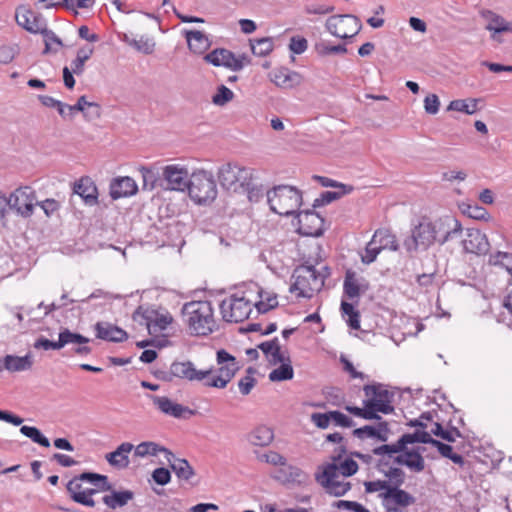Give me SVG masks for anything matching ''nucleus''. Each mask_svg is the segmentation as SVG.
Listing matches in <instances>:
<instances>
[{"instance_id": "b1692460", "label": "nucleus", "mask_w": 512, "mask_h": 512, "mask_svg": "<svg viewBox=\"0 0 512 512\" xmlns=\"http://www.w3.org/2000/svg\"><path fill=\"white\" fill-rule=\"evenodd\" d=\"M462 244L466 252L477 255L486 254L490 247L486 235L478 229H468Z\"/></svg>"}, {"instance_id": "ea45409f", "label": "nucleus", "mask_w": 512, "mask_h": 512, "mask_svg": "<svg viewBox=\"0 0 512 512\" xmlns=\"http://www.w3.org/2000/svg\"><path fill=\"white\" fill-rule=\"evenodd\" d=\"M133 450L135 456L140 458H144L147 456H156L160 452L165 453L166 456H173V453L170 452L167 448L152 441L141 442L136 447H134Z\"/></svg>"}, {"instance_id": "a18cd8bd", "label": "nucleus", "mask_w": 512, "mask_h": 512, "mask_svg": "<svg viewBox=\"0 0 512 512\" xmlns=\"http://www.w3.org/2000/svg\"><path fill=\"white\" fill-rule=\"evenodd\" d=\"M252 53L259 57L270 54L274 49V41L271 37H264L256 40H250Z\"/></svg>"}, {"instance_id": "864d4df0", "label": "nucleus", "mask_w": 512, "mask_h": 512, "mask_svg": "<svg viewBox=\"0 0 512 512\" xmlns=\"http://www.w3.org/2000/svg\"><path fill=\"white\" fill-rule=\"evenodd\" d=\"M489 264L505 268L512 274V254L507 252L498 251L491 254L489 257Z\"/></svg>"}, {"instance_id": "c756f323", "label": "nucleus", "mask_w": 512, "mask_h": 512, "mask_svg": "<svg viewBox=\"0 0 512 512\" xmlns=\"http://www.w3.org/2000/svg\"><path fill=\"white\" fill-rule=\"evenodd\" d=\"M151 399L157 409H159L162 413L174 418H181L185 412H188L189 414L193 413L188 407L173 402L166 396L152 395Z\"/></svg>"}, {"instance_id": "1a4fd4ad", "label": "nucleus", "mask_w": 512, "mask_h": 512, "mask_svg": "<svg viewBox=\"0 0 512 512\" xmlns=\"http://www.w3.org/2000/svg\"><path fill=\"white\" fill-rule=\"evenodd\" d=\"M190 198L198 204L212 202L217 196V188L212 173L198 170L192 173L187 186Z\"/></svg>"}, {"instance_id": "ddd939ff", "label": "nucleus", "mask_w": 512, "mask_h": 512, "mask_svg": "<svg viewBox=\"0 0 512 512\" xmlns=\"http://www.w3.org/2000/svg\"><path fill=\"white\" fill-rule=\"evenodd\" d=\"M10 209L23 218H29L34 213L37 203L35 191L29 186L15 189L9 195Z\"/></svg>"}, {"instance_id": "13d9d810", "label": "nucleus", "mask_w": 512, "mask_h": 512, "mask_svg": "<svg viewBox=\"0 0 512 512\" xmlns=\"http://www.w3.org/2000/svg\"><path fill=\"white\" fill-rule=\"evenodd\" d=\"M234 97V93L231 89L225 85H220L217 88L216 93L212 96V103L216 106H224L230 102Z\"/></svg>"}, {"instance_id": "f8f14e48", "label": "nucleus", "mask_w": 512, "mask_h": 512, "mask_svg": "<svg viewBox=\"0 0 512 512\" xmlns=\"http://www.w3.org/2000/svg\"><path fill=\"white\" fill-rule=\"evenodd\" d=\"M325 28L333 36L347 39L357 35L362 28V24L360 19L355 15L338 14L327 18Z\"/></svg>"}, {"instance_id": "0eeeda50", "label": "nucleus", "mask_w": 512, "mask_h": 512, "mask_svg": "<svg viewBox=\"0 0 512 512\" xmlns=\"http://www.w3.org/2000/svg\"><path fill=\"white\" fill-rule=\"evenodd\" d=\"M253 301L250 288L227 296L219 305L222 319L230 323L244 321L252 312Z\"/></svg>"}, {"instance_id": "cd10ccee", "label": "nucleus", "mask_w": 512, "mask_h": 512, "mask_svg": "<svg viewBox=\"0 0 512 512\" xmlns=\"http://www.w3.org/2000/svg\"><path fill=\"white\" fill-rule=\"evenodd\" d=\"M109 188L110 196L113 199L132 196L136 194L138 190L135 180L128 176L113 179Z\"/></svg>"}, {"instance_id": "aec40b11", "label": "nucleus", "mask_w": 512, "mask_h": 512, "mask_svg": "<svg viewBox=\"0 0 512 512\" xmlns=\"http://www.w3.org/2000/svg\"><path fill=\"white\" fill-rule=\"evenodd\" d=\"M481 18L485 21L484 28L490 32L492 40L502 42L500 34L512 33V21H507L501 15L487 9L480 11Z\"/></svg>"}, {"instance_id": "3c124183", "label": "nucleus", "mask_w": 512, "mask_h": 512, "mask_svg": "<svg viewBox=\"0 0 512 512\" xmlns=\"http://www.w3.org/2000/svg\"><path fill=\"white\" fill-rule=\"evenodd\" d=\"M460 208L462 213L470 218L486 221L490 219L489 212L477 204H462Z\"/></svg>"}, {"instance_id": "338daca9", "label": "nucleus", "mask_w": 512, "mask_h": 512, "mask_svg": "<svg viewBox=\"0 0 512 512\" xmlns=\"http://www.w3.org/2000/svg\"><path fill=\"white\" fill-rule=\"evenodd\" d=\"M380 251L381 250L378 247L377 243L374 242V239L372 238L365 248V253L361 256L362 262L365 264H370L374 262Z\"/></svg>"}, {"instance_id": "6e6552de", "label": "nucleus", "mask_w": 512, "mask_h": 512, "mask_svg": "<svg viewBox=\"0 0 512 512\" xmlns=\"http://www.w3.org/2000/svg\"><path fill=\"white\" fill-rule=\"evenodd\" d=\"M339 457H332L331 462L324 463L317 468L315 480L325 491L333 496L339 497L351 489L350 482L346 481L340 473L337 472L336 460Z\"/></svg>"}, {"instance_id": "69168bd1", "label": "nucleus", "mask_w": 512, "mask_h": 512, "mask_svg": "<svg viewBox=\"0 0 512 512\" xmlns=\"http://www.w3.org/2000/svg\"><path fill=\"white\" fill-rule=\"evenodd\" d=\"M242 189H244L247 192L248 199L251 202H258L261 198H263L264 194H266L267 192L265 191L262 185H256L254 183V180H251V184L249 185H243Z\"/></svg>"}, {"instance_id": "5fc2aeb1", "label": "nucleus", "mask_w": 512, "mask_h": 512, "mask_svg": "<svg viewBox=\"0 0 512 512\" xmlns=\"http://www.w3.org/2000/svg\"><path fill=\"white\" fill-rule=\"evenodd\" d=\"M352 187L348 186L345 189H342L341 192H334V191H324L319 198H316L313 203V207H320L322 205L329 204L333 202L334 200L339 199L341 196L350 193L352 191Z\"/></svg>"}, {"instance_id": "5701e85b", "label": "nucleus", "mask_w": 512, "mask_h": 512, "mask_svg": "<svg viewBox=\"0 0 512 512\" xmlns=\"http://www.w3.org/2000/svg\"><path fill=\"white\" fill-rule=\"evenodd\" d=\"M435 242V235H433V230L431 227L430 221H422L416 226L412 231V239L410 241H405V246L407 250H415L418 247H422L423 249H427Z\"/></svg>"}, {"instance_id": "7c9ffc66", "label": "nucleus", "mask_w": 512, "mask_h": 512, "mask_svg": "<svg viewBox=\"0 0 512 512\" xmlns=\"http://www.w3.org/2000/svg\"><path fill=\"white\" fill-rule=\"evenodd\" d=\"M134 449V445L129 442L120 444L115 451L106 454L107 462L118 469H125L129 466V454Z\"/></svg>"}, {"instance_id": "412c9836", "label": "nucleus", "mask_w": 512, "mask_h": 512, "mask_svg": "<svg viewBox=\"0 0 512 512\" xmlns=\"http://www.w3.org/2000/svg\"><path fill=\"white\" fill-rule=\"evenodd\" d=\"M431 227L433 235H435V242L440 244L457 237L462 231L460 222L449 216L431 222Z\"/></svg>"}, {"instance_id": "2f4dec72", "label": "nucleus", "mask_w": 512, "mask_h": 512, "mask_svg": "<svg viewBox=\"0 0 512 512\" xmlns=\"http://www.w3.org/2000/svg\"><path fill=\"white\" fill-rule=\"evenodd\" d=\"M184 36L189 50L195 54H203L211 46L209 38L199 30H185Z\"/></svg>"}, {"instance_id": "dca6fc26", "label": "nucleus", "mask_w": 512, "mask_h": 512, "mask_svg": "<svg viewBox=\"0 0 512 512\" xmlns=\"http://www.w3.org/2000/svg\"><path fill=\"white\" fill-rule=\"evenodd\" d=\"M163 189L185 191L189 184V172L186 167L171 164L162 167Z\"/></svg>"}, {"instance_id": "49530a36", "label": "nucleus", "mask_w": 512, "mask_h": 512, "mask_svg": "<svg viewBox=\"0 0 512 512\" xmlns=\"http://www.w3.org/2000/svg\"><path fill=\"white\" fill-rule=\"evenodd\" d=\"M478 99L470 100H453L449 103L447 110L463 112L468 115L475 114L478 110Z\"/></svg>"}, {"instance_id": "de8ad7c7", "label": "nucleus", "mask_w": 512, "mask_h": 512, "mask_svg": "<svg viewBox=\"0 0 512 512\" xmlns=\"http://www.w3.org/2000/svg\"><path fill=\"white\" fill-rule=\"evenodd\" d=\"M432 445L437 448L438 452L443 457L450 459L453 463H455L459 466L464 465V463H465L464 458L460 454L454 453L452 446L445 444L436 439H434V442Z\"/></svg>"}, {"instance_id": "72a5a7b5", "label": "nucleus", "mask_w": 512, "mask_h": 512, "mask_svg": "<svg viewBox=\"0 0 512 512\" xmlns=\"http://www.w3.org/2000/svg\"><path fill=\"white\" fill-rule=\"evenodd\" d=\"M142 177V189L146 191H152L156 187L163 188V176L162 168L156 166L152 167H141L139 169Z\"/></svg>"}, {"instance_id": "603ef678", "label": "nucleus", "mask_w": 512, "mask_h": 512, "mask_svg": "<svg viewBox=\"0 0 512 512\" xmlns=\"http://www.w3.org/2000/svg\"><path fill=\"white\" fill-rule=\"evenodd\" d=\"M20 432L39 445L46 448L50 447L49 439L45 437L38 428L24 425L20 428Z\"/></svg>"}, {"instance_id": "9d476101", "label": "nucleus", "mask_w": 512, "mask_h": 512, "mask_svg": "<svg viewBox=\"0 0 512 512\" xmlns=\"http://www.w3.org/2000/svg\"><path fill=\"white\" fill-rule=\"evenodd\" d=\"M255 173L252 168L227 163L219 168L218 179L224 189L237 192L243 185H249L251 180L256 179Z\"/></svg>"}, {"instance_id": "f03ea898", "label": "nucleus", "mask_w": 512, "mask_h": 512, "mask_svg": "<svg viewBox=\"0 0 512 512\" xmlns=\"http://www.w3.org/2000/svg\"><path fill=\"white\" fill-rule=\"evenodd\" d=\"M71 499L79 504L94 507L92 496L99 492L109 491L111 484L108 477L94 472H84L73 477L66 485Z\"/></svg>"}, {"instance_id": "c85d7f7f", "label": "nucleus", "mask_w": 512, "mask_h": 512, "mask_svg": "<svg viewBox=\"0 0 512 512\" xmlns=\"http://www.w3.org/2000/svg\"><path fill=\"white\" fill-rule=\"evenodd\" d=\"M73 191L79 195L89 206H94L98 203V190L95 183L89 177H82L75 182Z\"/></svg>"}, {"instance_id": "e433bc0d", "label": "nucleus", "mask_w": 512, "mask_h": 512, "mask_svg": "<svg viewBox=\"0 0 512 512\" xmlns=\"http://www.w3.org/2000/svg\"><path fill=\"white\" fill-rule=\"evenodd\" d=\"M147 320V327L150 333H159L165 330L173 321L172 316L169 313L158 314L151 312L145 316Z\"/></svg>"}, {"instance_id": "c9c22d12", "label": "nucleus", "mask_w": 512, "mask_h": 512, "mask_svg": "<svg viewBox=\"0 0 512 512\" xmlns=\"http://www.w3.org/2000/svg\"><path fill=\"white\" fill-rule=\"evenodd\" d=\"M274 438L273 430L265 425L253 429L248 435V441L254 446H267Z\"/></svg>"}, {"instance_id": "37998d69", "label": "nucleus", "mask_w": 512, "mask_h": 512, "mask_svg": "<svg viewBox=\"0 0 512 512\" xmlns=\"http://www.w3.org/2000/svg\"><path fill=\"white\" fill-rule=\"evenodd\" d=\"M281 365L269 373V380L272 382L290 380L294 376V370L289 357L280 362Z\"/></svg>"}, {"instance_id": "f257e3e1", "label": "nucleus", "mask_w": 512, "mask_h": 512, "mask_svg": "<svg viewBox=\"0 0 512 512\" xmlns=\"http://www.w3.org/2000/svg\"><path fill=\"white\" fill-rule=\"evenodd\" d=\"M218 369L198 370L190 361L174 362L170 369L173 378H183L189 381H201L206 387L223 389L233 379L239 370L238 363L234 356L225 350L217 352Z\"/></svg>"}, {"instance_id": "052dcab7", "label": "nucleus", "mask_w": 512, "mask_h": 512, "mask_svg": "<svg viewBox=\"0 0 512 512\" xmlns=\"http://www.w3.org/2000/svg\"><path fill=\"white\" fill-rule=\"evenodd\" d=\"M255 370L249 367L246 371V376L241 378L238 382V387L242 395H248L256 385L257 381L253 377Z\"/></svg>"}, {"instance_id": "4d7b16f0", "label": "nucleus", "mask_w": 512, "mask_h": 512, "mask_svg": "<svg viewBox=\"0 0 512 512\" xmlns=\"http://www.w3.org/2000/svg\"><path fill=\"white\" fill-rule=\"evenodd\" d=\"M345 409L357 416V417H361L363 419H366V420H381V417L378 415V414H373L372 411L370 410L369 408V405L366 403L365 400H363V407L360 408V407H356V406H349L347 405L345 407Z\"/></svg>"}, {"instance_id": "09e8293b", "label": "nucleus", "mask_w": 512, "mask_h": 512, "mask_svg": "<svg viewBox=\"0 0 512 512\" xmlns=\"http://www.w3.org/2000/svg\"><path fill=\"white\" fill-rule=\"evenodd\" d=\"M388 465L380 466L378 464V467L381 471L384 472L385 476L389 479V483H393V487H400L404 481H405V472L398 467H392Z\"/></svg>"}, {"instance_id": "473e14b6", "label": "nucleus", "mask_w": 512, "mask_h": 512, "mask_svg": "<svg viewBox=\"0 0 512 512\" xmlns=\"http://www.w3.org/2000/svg\"><path fill=\"white\" fill-rule=\"evenodd\" d=\"M95 330L97 338L106 341L123 342L128 338L126 331L109 323L98 322Z\"/></svg>"}, {"instance_id": "e2e57ef3", "label": "nucleus", "mask_w": 512, "mask_h": 512, "mask_svg": "<svg viewBox=\"0 0 512 512\" xmlns=\"http://www.w3.org/2000/svg\"><path fill=\"white\" fill-rule=\"evenodd\" d=\"M431 433L438 436L447 442H454L456 437L460 436L458 429L444 430L440 423H435L434 428L431 429Z\"/></svg>"}, {"instance_id": "bf43d9fd", "label": "nucleus", "mask_w": 512, "mask_h": 512, "mask_svg": "<svg viewBox=\"0 0 512 512\" xmlns=\"http://www.w3.org/2000/svg\"><path fill=\"white\" fill-rule=\"evenodd\" d=\"M343 288L345 295L350 299L356 298L360 295V287L353 274L347 273Z\"/></svg>"}, {"instance_id": "4c0bfd02", "label": "nucleus", "mask_w": 512, "mask_h": 512, "mask_svg": "<svg viewBox=\"0 0 512 512\" xmlns=\"http://www.w3.org/2000/svg\"><path fill=\"white\" fill-rule=\"evenodd\" d=\"M166 459L178 478L187 481L194 476V469L186 459L176 458L174 455H167Z\"/></svg>"}, {"instance_id": "9b49d317", "label": "nucleus", "mask_w": 512, "mask_h": 512, "mask_svg": "<svg viewBox=\"0 0 512 512\" xmlns=\"http://www.w3.org/2000/svg\"><path fill=\"white\" fill-rule=\"evenodd\" d=\"M363 391L366 396L365 401L373 414H390L394 411L392 405L394 392L388 390L385 385H365Z\"/></svg>"}, {"instance_id": "6e6d98bb", "label": "nucleus", "mask_w": 512, "mask_h": 512, "mask_svg": "<svg viewBox=\"0 0 512 512\" xmlns=\"http://www.w3.org/2000/svg\"><path fill=\"white\" fill-rule=\"evenodd\" d=\"M341 311H342L343 316H348L347 324L352 329L357 330L360 328V320H359L360 315H359V312L354 309L352 304L342 301Z\"/></svg>"}, {"instance_id": "8fccbe9b", "label": "nucleus", "mask_w": 512, "mask_h": 512, "mask_svg": "<svg viewBox=\"0 0 512 512\" xmlns=\"http://www.w3.org/2000/svg\"><path fill=\"white\" fill-rule=\"evenodd\" d=\"M332 457H339L336 460L337 472L342 475L343 478L354 475L358 470V464L352 458H346L341 461V453L333 455Z\"/></svg>"}, {"instance_id": "680f3d73", "label": "nucleus", "mask_w": 512, "mask_h": 512, "mask_svg": "<svg viewBox=\"0 0 512 512\" xmlns=\"http://www.w3.org/2000/svg\"><path fill=\"white\" fill-rule=\"evenodd\" d=\"M365 491L367 493L379 492L378 497L383 502V496L386 490H389L391 484L386 480L368 481L364 483Z\"/></svg>"}, {"instance_id": "79ce46f5", "label": "nucleus", "mask_w": 512, "mask_h": 512, "mask_svg": "<svg viewBox=\"0 0 512 512\" xmlns=\"http://www.w3.org/2000/svg\"><path fill=\"white\" fill-rule=\"evenodd\" d=\"M374 242L377 243L380 250H398L396 237L387 229H378L373 235Z\"/></svg>"}, {"instance_id": "393cba45", "label": "nucleus", "mask_w": 512, "mask_h": 512, "mask_svg": "<svg viewBox=\"0 0 512 512\" xmlns=\"http://www.w3.org/2000/svg\"><path fill=\"white\" fill-rule=\"evenodd\" d=\"M353 435L360 440L376 439L381 442H387L390 435V428L387 421H379L377 425H365L353 431Z\"/></svg>"}, {"instance_id": "f704fd0d", "label": "nucleus", "mask_w": 512, "mask_h": 512, "mask_svg": "<svg viewBox=\"0 0 512 512\" xmlns=\"http://www.w3.org/2000/svg\"><path fill=\"white\" fill-rule=\"evenodd\" d=\"M258 348L264 353L268 361L273 365L286 360L287 356L281 351L278 338L262 342L258 345Z\"/></svg>"}, {"instance_id": "58836bf2", "label": "nucleus", "mask_w": 512, "mask_h": 512, "mask_svg": "<svg viewBox=\"0 0 512 512\" xmlns=\"http://www.w3.org/2000/svg\"><path fill=\"white\" fill-rule=\"evenodd\" d=\"M134 498V493L130 490L113 491L111 494L105 495L102 501L111 509L125 506Z\"/></svg>"}, {"instance_id": "4468645a", "label": "nucleus", "mask_w": 512, "mask_h": 512, "mask_svg": "<svg viewBox=\"0 0 512 512\" xmlns=\"http://www.w3.org/2000/svg\"><path fill=\"white\" fill-rule=\"evenodd\" d=\"M204 60L213 66H223L232 71H240L249 63L245 55L236 56L230 50L225 48H216L204 56Z\"/></svg>"}, {"instance_id": "c03bdc74", "label": "nucleus", "mask_w": 512, "mask_h": 512, "mask_svg": "<svg viewBox=\"0 0 512 512\" xmlns=\"http://www.w3.org/2000/svg\"><path fill=\"white\" fill-rule=\"evenodd\" d=\"M42 34L45 43L44 54L57 53L61 47H63L62 40L50 29L47 25L44 26L43 30L39 32Z\"/></svg>"}, {"instance_id": "2eb2a0df", "label": "nucleus", "mask_w": 512, "mask_h": 512, "mask_svg": "<svg viewBox=\"0 0 512 512\" xmlns=\"http://www.w3.org/2000/svg\"><path fill=\"white\" fill-rule=\"evenodd\" d=\"M424 451V447L408 449V447L405 446V449L396 452L393 457L386 458V460L389 461V464L393 463L405 466L412 472L421 473L425 469V460L422 456Z\"/></svg>"}, {"instance_id": "a211bd4d", "label": "nucleus", "mask_w": 512, "mask_h": 512, "mask_svg": "<svg viewBox=\"0 0 512 512\" xmlns=\"http://www.w3.org/2000/svg\"><path fill=\"white\" fill-rule=\"evenodd\" d=\"M416 499L407 491L391 485L383 496L382 505L387 512H404L415 503Z\"/></svg>"}, {"instance_id": "bb28decb", "label": "nucleus", "mask_w": 512, "mask_h": 512, "mask_svg": "<svg viewBox=\"0 0 512 512\" xmlns=\"http://www.w3.org/2000/svg\"><path fill=\"white\" fill-rule=\"evenodd\" d=\"M250 292L253 295V305L259 313H266L277 307L278 300L276 294H270L260 288L257 284L250 285Z\"/></svg>"}, {"instance_id": "f3484780", "label": "nucleus", "mask_w": 512, "mask_h": 512, "mask_svg": "<svg viewBox=\"0 0 512 512\" xmlns=\"http://www.w3.org/2000/svg\"><path fill=\"white\" fill-rule=\"evenodd\" d=\"M89 339L79 333L70 331L68 328H64L60 331L58 340L51 341L45 337L38 338L34 343L35 349L44 350H60L66 345L70 344H87Z\"/></svg>"}, {"instance_id": "7ed1b4c3", "label": "nucleus", "mask_w": 512, "mask_h": 512, "mask_svg": "<svg viewBox=\"0 0 512 512\" xmlns=\"http://www.w3.org/2000/svg\"><path fill=\"white\" fill-rule=\"evenodd\" d=\"M183 316L190 333L197 336H207L217 329L214 310L209 301H192L182 308Z\"/></svg>"}, {"instance_id": "a878e982", "label": "nucleus", "mask_w": 512, "mask_h": 512, "mask_svg": "<svg viewBox=\"0 0 512 512\" xmlns=\"http://www.w3.org/2000/svg\"><path fill=\"white\" fill-rule=\"evenodd\" d=\"M273 83L282 89L295 88L303 82L302 75L286 67L275 69L271 74Z\"/></svg>"}, {"instance_id": "39448f33", "label": "nucleus", "mask_w": 512, "mask_h": 512, "mask_svg": "<svg viewBox=\"0 0 512 512\" xmlns=\"http://www.w3.org/2000/svg\"><path fill=\"white\" fill-rule=\"evenodd\" d=\"M266 197L271 211L281 216L293 215L302 204V193L289 185H279L267 190Z\"/></svg>"}, {"instance_id": "20e7f679", "label": "nucleus", "mask_w": 512, "mask_h": 512, "mask_svg": "<svg viewBox=\"0 0 512 512\" xmlns=\"http://www.w3.org/2000/svg\"><path fill=\"white\" fill-rule=\"evenodd\" d=\"M329 276L328 266H322L317 270L312 265H302L294 272L295 282L290 287V291L297 292L299 297L311 298L315 292L322 289L325 279Z\"/></svg>"}, {"instance_id": "6ab92c4d", "label": "nucleus", "mask_w": 512, "mask_h": 512, "mask_svg": "<svg viewBox=\"0 0 512 512\" xmlns=\"http://www.w3.org/2000/svg\"><path fill=\"white\" fill-rule=\"evenodd\" d=\"M297 231L304 236L319 237L324 232V219L313 210L297 214Z\"/></svg>"}, {"instance_id": "4be33fe9", "label": "nucleus", "mask_w": 512, "mask_h": 512, "mask_svg": "<svg viewBox=\"0 0 512 512\" xmlns=\"http://www.w3.org/2000/svg\"><path fill=\"white\" fill-rule=\"evenodd\" d=\"M15 19L19 26L34 34H38L47 24L41 14L35 13L25 5L16 8Z\"/></svg>"}, {"instance_id": "423d86ee", "label": "nucleus", "mask_w": 512, "mask_h": 512, "mask_svg": "<svg viewBox=\"0 0 512 512\" xmlns=\"http://www.w3.org/2000/svg\"><path fill=\"white\" fill-rule=\"evenodd\" d=\"M411 426H419L422 429L426 427L424 423L419 420L411 421ZM434 439L431 437L430 433L424 430H416L413 433H405L403 434L395 443L391 444H383L381 446L375 447L372 452L374 455L379 456V465H388L389 461L386 458H391L393 455L405 449V446L414 443H424V444H433Z\"/></svg>"}, {"instance_id": "774afa93", "label": "nucleus", "mask_w": 512, "mask_h": 512, "mask_svg": "<svg viewBox=\"0 0 512 512\" xmlns=\"http://www.w3.org/2000/svg\"><path fill=\"white\" fill-rule=\"evenodd\" d=\"M17 54L18 47L16 45L0 46V64H8L12 62Z\"/></svg>"}, {"instance_id": "a19ab883", "label": "nucleus", "mask_w": 512, "mask_h": 512, "mask_svg": "<svg viewBox=\"0 0 512 512\" xmlns=\"http://www.w3.org/2000/svg\"><path fill=\"white\" fill-rule=\"evenodd\" d=\"M33 365L32 357L27 354L23 357L7 355L4 358V366L12 372L29 370Z\"/></svg>"}, {"instance_id": "0e129e2a", "label": "nucleus", "mask_w": 512, "mask_h": 512, "mask_svg": "<svg viewBox=\"0 0 512 512\" xmlns=\"http://www.w3.org/2000/svg\"><path fill=\"white\" fill-rule=\"evenodd\" d=\"M335 7L330 4L311 3L305 6V13L309 15H326L334 12Z\"/></svg>"}]
</instances>
